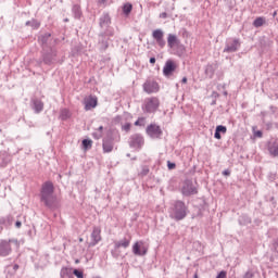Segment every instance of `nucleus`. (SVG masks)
Masks as SVG:
<instances>
[{
	"mask_svg": "<svg viewBox=\"0 0 278 278\" xmlns=\"http://www.w3.org/2000/svg\"><path fill=\"white\" fill-rule=\"evenodd\" d=\"M167 45L169 49H175V47H179V45H181V41H179L176 35L169 34L167 37Z\"/></svg>",
	"mask_w": 278,
	"mask_h": 278,
	"instance_id": "4be33fe9",
	"label": "nucleus"
},
{
	"mask_svg": "<svg viewBox=\"0 0 278 278\" xmlns=\"http://www.w3.org/2000/svg\"><path fill=\"white\" fill-rule=\"evenodd\" d=\"M222 134H227V126L218 125L215 128L214 138L220 140L223 138Z\"/></svg>",
	"mask_w": 278,
	"mask_h": 278,
	"instance_id": "5701e85b",
	"label": "nucleus"
},
{
	"mask_svg": "<svg viewBox=\"0 0 278 278\" xmlns=\"http://www.w3.org/2000/svg\"><path fill=\"white\" fill-rule=\"evenodd\" d=\"M248 223H251V218L248 217Z\"/></svg>",
	"mask_w": 278,
	"mask_h": 278,
	"instance_id": "680f3d73",
	"label": "nucleus"
},
{
	"mask_svg": "<svg viewBox=\"0 0 278 278\" xmlns=\"http://www.w3.org/2000/svg\"><path fill=\"white\" fill-rule=\"evenodd\" d=\"M142 123H144V117H139V118L135 122V126H136V127H142V125H144V124H142Z\"/></svg>",
	"mask_w": 278,
	"mask_h": 278,
	"instance_id": "e433bc0d",
	"label": "nucleus"
},
{
	"mask_svg": "<svg viewBox=\"0 0 278 278\" xmlns=\"http://www.w3.org/2000/svg\"><path fill=\"white\" fill-rule=\"evenodd\" d=\"M33 110L36 112V114H40L42 110H45V103H42L39 99L33 100Z\"/></svg>",
	"mask_w": 278,
	"mask_h": 278,
	"instance_id": "b1692460",
	"label": "nucleus"
},
{
	"mask_svg": "<svg viewBox=\"0 0 278 278\" xmlns=\"http://www.w3.org/2000/svg\"><path fill=\"white\" fill-rule=\"evenodd\" d=\"M222 175H224V177H229V175H231V170L225 169L224 172H222Z\"/></svg>",
	"mask_w": 278,
	"mask_h": 278,
	"instance_id": "37998d69",
	"label": "nucleus"
},
{
	"mask_svg": "<svg viewBox=\"0 0 278 278\" xmlns=\"http://www.w3.org/2000/svg\"><path fill=\"white\" fill-rule=\"evenodd\" d=\"M202 216H203V211H201V208H199L195 217L201 218Z\"/></svg>",
	"mask_w": 278,
	"mask_h": 278,
	"instance_id": "a18cd8bd",
	"label": "nucleus"
},
{
	"mask_svg": "<svg viewBox=\"0 0 278 278\" xmlns=\"http://www.w3.org/2000/svg\"><path fill=\"white\" fill-rule=\"evenodd\" d=\"M58 49L55 48H43L41 49V58L36 61L37 66H53L58 63Z\"/></svg>",
	"mask_w": 278,
	"mask_h": 278,
	"instance_id": "f03ea898",
	"label": "nucleus"
},
{
	"mask_svg": "<svg viewBox=\"0 0 278 278\" xmlns=\"http://www.w3.org/2000/svg\"><path fill=\"white\" fill-rule=\"evenodd\" d=\"M123 14L129 16L131 14V10H134V5L131 3H125L122 8Z\"/></svg>",
	"mask_w": 278,
	"mask_h": 278,
	"instance_id": "cd10ccee",
	"label": "nucleus"
},
{
	"mask_svg": "<svg viewBox=\"0 0 278 278\" xmlns=\"http://www.w3.org/2000/svg\"><path fill=\"white\" fill-rule=\"evenodd\" d=\"M225 97H227V91L224 92Z\"/></svg>",
	"mask_w": 278,
	"mask_h": 278,
	"instance_id": "0e129e2a",
	"label": "nucleus"
},
{
	"mask_svg": "<svg viewBox=\"0 0 278 278\" xmlns=\"http://www.w3.org/2000/svg\"><path fill=\"white\" fill-rule=\"evenodd\" d=\"M274 16H277V11L274 12Z\"/></svg>",
	"mask_w": 278,
	"mask_h": 278,
	"instance_id": "bf43d9fd",
	"label": "nucleus"
},
{
	"mask_svg": "<svg viewBox=\"0 0 278 278\" xmlns=\"http://www.w3.org/2000/svg\"><path fill=\"white\" fill-rule=\"evenodd\" d=\"M92 136L96 140H101V138H103V134H101V132L100 134L99 132H93Z\"/></svg>",
	"mask_w": 278,
	"mask_h": 278,
	"instance_id": "ea45409f",
	"label": "nucleus"
},
{
	"mask_svg": "<svg viewBox=\"0 0 278 278\" xmlns=\"http://www.w3.org/2000/svg\"><path fill=\"white\" fill-rule=\"evenodd\" d=\"M62 62H64V59L61 60L60 64H62Z\"/></svg>",
	"mask_w": 278,
	"mask_h": 278,
	"instance_id": "e2e57ef3",
	"label": "nucleus"
},
{
	"mask_svg": "<svg viewBox=\"0 0 278 278\" xmlns=\"http://www.w3.org/2000/svg\"><path fill=\"white\" fill-rule=\"evenodd\" d=\"M26 27H31L33 29H38L40 27V22L37 20H31L26 22Z\"/></svg>",
	"mask_w": 278,
	"mask_h": 278,
	"instance_id": "c85d7f7f",
	"label": "nucleus"
},
{
	"mask_svg": "<svg viewBox=\"0 0 278 278\" xmlns=\"http://www.w3.org/2000/svg\"><path fill=\"white\" fill-rule=\"evenodd\" d=\"M22 226H23V223H21V220H17L15 223V227H17V229H21Z\"/></svg>",
	"mask_w": 278,
	"mask_h": 278,
	"instance_id": "de8ad7c7",
	"label": "nucleus"
},
{
	"mask_svg": "<svg viewBox=\"0 0 278 278\" xmlns=\"http://www.w3.org/2000/svg\"><path fill=\"white\" fill-rule=\"evenodd\" d=\"M217 70H218V62H215L212 64H207L205 66L204 73L206 77H208V79H212V77H214V74L216 73Z\"/></svg>",
	"mask_w": 278,
	"mask_h": 278,
	"instance_id": "6ab92c4d",
	"label": "nucleus"
},
{
	"mask_svg": "<svg viewBox=\"0 0 278 278\" xmlns=\"http://www.w3.org/2000/svg\"><path fill=\"white\" fill-rule=\"evenodd\" d=\"M114 140H121V135H118V130L111 128L102 140V149L104 153H112V151H114Z\"/></svg>",
	"mask_w": 278,
	"mask_h": 278,
	"instance_id": "7ed1b4c3",
	"label": "nucleus"
},
{
	"mask_svg": "<svg viewBox=\"0 0 278 278\" xmlns=\"http://www.w3.org/2000/svg\"><path fill=\"white\" fill-rule=\"evenodd\" d=\"M211 97H212V99H218L220 97V94L216 91H213Z\"/></svg>",
	"mask_w": 278,
	"mask_h": 278,
	"instance_id": "c03bdc74",
	"label": "nucleus"
},
{
	"mask_svg": "<svg viewBox=\"0 0 278 278\" xmlns=\"http://www.w3.org/2000/svg\"><path fill=\"white\" fill-rule=\"evenodd\" d=\"M101 3H105V0H100Z\"/></svg>",
	"mask_w": 278,
	"mask_h": 278,
	"instance_id": "13d9d810",
	"label": "nucleus"
},
{
	"mask_svg": "<svg viewBox=\"0 0 278 278\" xmlns=\"http://www.w3.org/2000/svg\"><path fill=\"white\" fill-rule=\"evenodd\" d=\"M269 201H270L273 207H277V200H275V197H271V198L269 199Z\"/></svg>",
	"mask_w": 278,
	"mask_h": 278,
	"instance_id": "79ce46f5",
	"label": "nucleus"
},
{
	"mask_svg": "<svg viewBox=\"0 0 278 278\" xmlns=\"http://www.w3.org/2000/svg\"><path fill=\"white\" fill-rule=\"evenodd\" d=\"M266 23L264 17H256L253 22L254 27H262Z\"/></svg>",
	"mask_w": 278,
	"mask_h": 278,
	"instance_id": "7c9ffc66",
	"label": "nucleus"
},
{
	"mask_svg": "<svg viewBox=\"0 0 278 278\" xmlns=\"http://www.w3.org/2000/svg\"><path fill=\"white\" fill-rule=\"evenodd\" d=\"M152 38H154L156 45H159L161 49H164L166 47V40H164V31H162V29L153 30Z\"/></svg>",
	"mask_w": 278,
	"mask_h": 278,
	"instance_id": "4468645a",
	"label": "nucleus"
},
{
	"mask_svg": "<svg viewBox=\"0 0 278 278\" xmlns=\"http://www.w3.org/2000/svg\"><path fill=\"white\" fill-rule=\"evenodd\" d=\"M160 18H168V13L166 12L161 13Z\"/></svg>",
	"mask_w": 278,
	"mask_h": 278,
	"instance_id": "49530a36",
	"label": "nucleus"
},
{
	"mask_svg": "<svg viewBox=\"0 0 278 278\" xmlns=\"http://www.w3.org/2000/svg\"><path fill=\"white\" fill-rule=\"evenodd\" d=\"M98 131H100V134H103V126H100V127L98 128Z\"/></svg>",
	"mask_w": 278,
	"mask_h": 278,
	"instance_id": "864d4df0",
	"label": "nucleus"
},
{
	"mask_svg": "<svg viewBox=\"0 0 278 278\" xmlns=\"http://www.w3.org/2000/svg\"><path fill=\"white\" fill-rule=\"evenodd\" d=\"M149 166H147V165H144V166H142V169H141V172H140V176L141 177H147L148 175H149Z\"/></svg>",
	"mask_w": 278,
	"mask_h": 278,
	"instance_id": "72a5a7b5",
	"label": "nucleus"
},
{
	"mask_svg": "<svg viewBox=\"0 0 278 278\" xmlns=\"http://www.w3.org/2000/svg\"><path fill=\"white\" fill-rule=\"evenodd\" d=\"M211 105H216V99L213 98V101L211 102Z\"/></svg>",
	"mask_w": 278,
	"mask_h": 278,
	"instance_id": "5fc2aeb1",
	"label": "nucleus"
},
{
	"mask_svg": "<svg viewBox=\"0 0 278 278\" xmlns=\"http://www.w3.org/2000/svg\"><path fill=\"white\" fill-rule=\"evenodd\" d=\"M255 277V273L253 270H248L244 275L243 278H253Z\"/></svg>",
	"mask_w": 278,
	"mask_h": 278,
	"instance_id": "58836bf2",
	"label": "nucleus"
},
{
	"mask_svg": "<svg viewBox=\"0 0 278 278\" xmlns=\"http://www.w3.org/2000/svg\"><path fill=\"white\" fill-rule=\"evenodd\" d=\"M148 252H149V249H147V247H144V241H137L132 245L134 255H139L140 257H142V256L147 255Z\"/></svg>",
	"mask_w": 278,
	"mask_h": 278,
	"instance_id": "ddd939ff",
	"label": "nucleus"
},
{
	"mask_svg": "<svg viewBox=\"0 0 278 278\" xmlns=\"http://www.w3.org/2000/svg\"><path fill=\"white\" fill-rule=\"evenodd\" d=\"M128 144L130 149H136L137 151H140L142 147H144V137L140 134H134L130 136Z\"/></svg>",
	"mask_w": 278,
	"mask_h": 278,
	"instance_id": "6e6552de",
	"label": "nucleus"
},
{
	"mask_svg": "<svg viewBox=\"0 0 278 278\" xmlns=\"http://www.w3.org/2000/svg\"><path fill=\"white\" fill-rule=\"evenodd\" d=\"M74 18H81V7L79 4H74L72 8Z\"/></svg>",
	"mask_w": 278,
	"mask_h": 278,
	"instance_id": "a878e982",
	"label": "nucleus"
},
{
	"mask_svg": "<svg viewBox=\"0 0 278 278\" xmlns=\"http://www.w3.org/2000/svg\"><path fill=\"white\" fill-rule=\"evenodd\" d=\"M156 60H155V56H151L150 58V64H155Z\"/></svg>",
	"mask_w": 278,
	"mask_h": 278,
	"instance_id": "09e8293b",
	"label": "nucleus"
},
{
	"mask_svg": "<svg viewBox=\"0 0 278 278\" xmlns=\"http://www.w3.org/2000/svg\"><path fill=\"white\" fill-rule=\"evenodd\" d=\"M53 192H55L53 182L46 181L40 190V201L48 207V210L55 212V210H60L61 204L58 195L53 194Z\"/></svg>",
	"mask_w": 278,
	"mask_h": 278,
	"instance_id": "f257e3e1",
	"label": "nucleus"
},
{
	"mask_svg": "<svg viewBox=\"0 0 278 278\" xmlns=\"http://www.w3.org/2000/svg\"><path fill=\"white\" fill-rule=\"evenodd\" d=\"M146 134L148 135V136H150L151 138H153V139H160V138H162V135L164 134L163 131H162V128L159 126V125H156V124H150V125H148L147 126V128H146Z\"/></svg>",
	"mask_w": 278,
	"mask_h": 278,
	"instance_id": "9d476101",
	"label": "nucleus"
},
{
	"mask_svg": "<svg viewBox=\"0 0 278 278\" xmlns=\"http://www.w3.org/2000/svg\"><path fill=\"white\" fill-rule=\"evenodd\" d=\"M254 136L256 138H262V136H264V132H262V130H256V131H254Z\"/></svg>",
	"mask_w": 278,
	"mask_h": 278,
	"instance_id": "a19ab883",
	"label": "nucleus"
},
{
	"mask_svg": "<svg viewBox=\"0 0 278 278\" xmlns=\"http://www.w3.org/2000/svg\"><path fill=\"white\" fill-rule=\"evenodd\" d=\"M99 105V100L97 97L90 96L87 100H85V110H93V108H97Z\"/></svg>",
	"mask_w": 278,
	"mask_h": 278,
	"instance_id": "412c9836",
	"label": "nucleus"
},
{
	"mask_svg": "<svg viewBox=\"0 0 278 278\" xmlns=\"http://www.w3.org/2000/svg\"><path fill=\"white\" fill-rule=\"evenodd\" d=\"M271 249L275 253H278V237L273 240Z\"/></svg>",
	"mask_w": 278,
	"mask_h": 278,
	"instance_id": "f704fd0d",
	"label": "nucleus"
},
{
	"mask_svg": "<svg viewBox=\"0 0 278 278\" xmlns=\"http://www.w3.org/2000/svg\"><path fill=\"white\" fill-rule=\"evenodd\" d=\"M112 17H110V13H103L99 20V26L101 29H114L112 28Z\"/></svg>",
	"mask_w": 278,
	"mask_h": 278,
	"instance_id": "dca6fc26",
	"label": "nucleus"
},
{
	"mask_svg": "<svg viewBox=\"0 0 278 278\" xmlns=\"http://www.w3.org/2000/svg\"><path fill=\"white\" fill-rule=\"evenodd\" d=\"M181 192L184 197H192V194H199V189H197L192 179H186Z\"/></svg>",
	"mask_w": 278,
	"mask_h": 278,
	"instance_id": "0eeeda50",
	"label": "nucleus"
},
{
	"mask_svg": "<svg viewBox=\"0 0 278 278\" xmlns=\"http://www.w3.org/2000/svg\"><path fill=\"white\" fill-rule=\"evenodd\" d=\"M64 22H65V23H68V18H65Z\"/></svg>",
	"mask_w": 278,
	"mask_h": 278,
	"instance_id": "052dcab7",
	"label": "nucleus"
},
{
	"mask_svg": "<svg viewBox=\"0 0 278 278\" xmlns=\"http://www.w3.org/2000/svg\"><path fill=\"white\" fill-rule=\"evenodd\" d=\"M99 242H101V228L94 226L91 232V242L89 243V247H97Z\"/></svg>",
	"mask_w": 278,
	"mask_h": 278,
	"instance_id": "f3484780",
	"label": "nucleus"
},
{
	"mask_svg": "<svg viewBox=\"0 0 278 278\" xmlns=\"http://www.w3.org/2000/svg\"><path fill=\"white\" fill-rule=\"evenodd\" d=\"M240 49V39H233L232 42H228L224 49V53H236Z\"/></svg>",
	"mask_w": 278,
	"mask_h": 278,
	"instance_id": "a211bd4d",
	"label": "nucleus"
},
{
	"mask_svg": "<svg viewBox=\"0 0 278 278\" xmlns=\"http://www.w3.org/2000/svg\"><path fill=\"white\" fill-rule=\"evenodd\" d=\"M143 90L148 94H153V92H159L160 91V84L155 80L148 79L143 84Z\"/></svg>",
	"mask_w": 278,
	"mask_h": 278,
	"instance_id": "f8f14e48",
	"label": "nucleus"
},
{
	"mask_svg": "<svg viewBox=\"0 0 278 278\" xmlns=\"http://www.w3.org/2000/svg\"><path fill=\"white\" fill-rule=\"evenodd\" d=\"M0 225H5V218H0Z\"/></svg>",
	"mask_w": 278,
	"mask_h": 278,
	"instance_id": "3c124183",
	"label": "nucleus"
},
{
	"mask_svg": "<svg viewBox=\"0 0 278 278\" xmlns=\"http://www.w3.org/2000/svg\"><path fill=\"white\" fill-rule=\"evenodd\" d=\"M114 36V29H106L99 34L98 45H100L101 51H106L110 47V38Z\"/></svg>",
	"mask_w": 278,
	"mask_h": 278,
	"instance_id": "423d86ee",
	"label": "nucleus"
},
{
	"mask_svg": "<svg viewBox=\"0 0 278 278\" xmlns=\"http://www.w3.org/2000/svg\"><path fill=\"white\" fill-rule=\"evenodd\" d=\"M12 244L21 247L18 239H1L0 240V257H8L12 254Z\"/></svg>",
	"mask_w": 278,
	"mask_h": 278,
	"instance_id": "39448f33",
	"label": "nucleus"
},
{
	"mask_svg": "<svg viewBox=\"0 0 278 278\" xmlns=\"http://www.w3.org/2000/svg\"><path fill=\"white\" fill-rule=\"evenodd\" d=\"M115 249H127L131 244V236L125 237L119 241H115Z\"/></svg>",
	"mask_w": 278,
	"mask_h": 278,
	"instance_id": "aec40b11",
	"label": "nucleus"
},
{
	"mask_svg": "<svg viewBox=\"0 0 278 278\" xmlns=\"http://www.w3.org/2000/svg\"><path fill=\"white\" fill-rule=\"evenodd\" d=\"M173 214L170 215L174 220H184L186 216H188V206L181 200H177L174 202V206L172 208Z\"/></svg>",
	"mask_w": 278,
	"mask_h": 278,
	"instance_id": "20e7f679",
	"label": "nucleus"
},
{
	"mask_svg": "<svg viewBox=\"0 0 278 278\" xmlns=\"http://www.w3.org/2000/svg\"><path fill=\"white\" fill-rule=\"evenodd\" d=\"M79 242H84V238H79Z\"/></svg>",
	"mask_w": 278,
	"mask_h": 278,
	"instance_id": "6e6d98bb",
	"label": "nucleus"
},
{
	"mask_svg": "<svg viewBox=\"0 0 278 278\" xmlns=\"http://www.w3.org/2000/svg\"><path fill=\"white\" fill-rule=\"evenodd\" d=\"M39 41L41 43V49L55 48V45H58V39H52L50 33L41 35Z\"/></svg>",
	"mask_w": 278,
	"mask_h": 278,
	"instance_id": "1a4fd4ad",
	"label": "nucleus"
},
{
	"mask_svg": "<svg viewBox=\"0 0 278 278\" xmlns=\"http://www.w3.org/2000/svg\"><path fill=\"white\" fill-rule=\"evenodd\" d=\"M74 51H79V48H74Z\"/></svg>",
	"mask_w": 278,
	"mask_h": 278,
	"instance_id": "4d7b16f0",
	"label": "nucleus"
},
{
	"mask_svg": "<svg viewBox=\"0 0 278 278\" xmlns=\"http://www.w3.org/2000/svg\"><path fill=\"white\" fill-rule=\"evenodd\" d=\"M81 148L84 151H90L92 149V139H84L81 141Z\"/></svg>",
	"mask_w": 278,
	"mask_h": 278,
	"instance_id": "bb28decb",
	"label": "nucleus"
},
{
	"mask_svg": "<svg viewBox=\"0 0 278 278\" xmlns=\"http://www.w3.org/2000/svg\"><path fill=\"white\" fill-rule=\"evenodd\" d=\"M177 71V64L173 60H167L164 67H163V75L165 77H170L173 73Z\"/></svg>",
	"mask_w": 278,
	"mask_h": 278,
	"instance_id": "2eb2a0df",
	"label": "nucleus"
},
{
	"mask_svg": "<svg viewBox=\"0 0 278 278\" xmlns=\"http://www.w3.org/2000/svg\"><path fill=\"white\" fill-rule=\"evenodd\" d=\"M60 275H61V278H75V277L73 276V269H71V268H68V267H63V268L61 269Z\"/></svg>",
	"mask_w": 278,
	"mask_h": 278,
	"instance_id": "393cba45",
	"label": "nucleus"
},
{
	"mask_svg": "<svg viewBox=\"0 0 278 278\" xmlns=\"http://www.w3.org/2000/svg\"><path fill=\"white\" fill-rule=\"evenodd\" d=\"M157 108H160V99L153 97L146 102L144 112H147V114H153L154 112H157Z\"/></svg>",
	"mask_w": 278,
	"mask_h": 278,
	"instance_id": "9b49d317",
	"label": "nucleus"
},
{
	"mask_svg": "<svg viewBox=\"0 0 278 278\" xmlns=\"http://www.w3.org/2000/svg\"><path fill=\"white\" fill-rule=\"evenodd\" d=\"M123 131H126V134H129L131 131V123H126L124 126H122Z\"/></svg>",
	"mask_w": 278,
	"mask_h": 278,
	"instance_id": "c9c22d12",
	"label": "nucleus"
},
{
	"mask_svg": "<svg viewBox=\"0 0 278 278\" xmlns=\"http://www.w3.org/2000/svg\"><path fill=\"white\" fill-rule=\"evenodd\" d=\"M61 119L62 121H68V117L71 116V111H68L67 109H63L61 111Z\"/></svg>",
	"mask_w": 278,
	"mask_h": 278,
	"instance_id": "2f4dec72",
	"label": "nucleus"
},
{
	"mask_svg": "<svg viewBox=\"0 0 278 278\" xmlns=\"http://www.w3.org/2000/svg\"><path fill=\"white\" fill-rule=\"evenodd\" d=\"M181 84H188V77H182V79H181Z\"/></svg>",
	"mask_w": 278,
	"mask_h": 278,
	"instance_id": "8fccbe9b",
	"label": "nucleus"
},
{
	"mask_svg": "<svg viewBox=\"0 0 278 278\" xmlns=\"http://www.w3.org/2000/svg\"><path fill=\"white\" fill-rule=\"evenodd\" d=\"M268 151L273 157H278V144L274 143L273 146L268 147Z\"/></svg>",
	"mask_w": 278,
	"mask_h": 278,
	"instance_id": "c756f323",
	"label": "nucleus"
},
{
	"mask_svg": "<svg viewBox=\"0 0 278 278\" xmlns=\"http://www.w3.org/2000/svg\"><path fill=\"white\" fill-rule=\"evenodd\" d=\"M18 268H20L18 264H15V265L13 266V270H18Z\"/></svg>",
	"mask_w": 278,
	"mask_h": 278,
	"instance_id": "603ef678",
	"label": "nucleus"
},
{
	"mask_svg": "<svg viewBox=\"0 0 278 278\" xmlns=\"http://www.w3.org/2000/svg\"><path fill=\"white\" fill-rule=\"evenodd\" d=\"M72 275H74L77 278H84V270H81V269H74L72 271Z\"/></svg>",
	"mask_w": 278,
	"mask_h": 278,
	"instance_id": "473e14b6",
	"label": "nucleus"
},
{
	"mask_svg": "<svg viewBox=\"0 0 278 278\" xmlns=\"http://www.w3.org/2000/svg\"><path fill=\"white\" fill-rule=\"evenodd\" d=\"M167 168H168V170H175V168H177V164H175L170 161H167Z\"/></svg>",
	"mask_w": 278,
	"mask_h": 278,
	"instance_id": "4c0bfd02",
	"label": "nucleus"
}]
</instances>
